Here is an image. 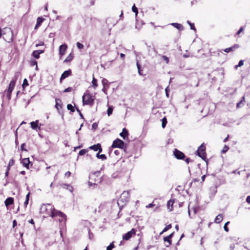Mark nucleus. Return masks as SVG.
I'll use <instances>...</instances> for the list:
<instances>
[{
    "label": "nucleus",
    "mask_w": 250,
    "mask_h": 250,
    "mask_svg": "<svg viewBox=\"0 0 250 250\" xmlns=\"http://www.w3.org/2000/svg\"><path fill=\"white\" fill-rule=\"evenodd\" d=\"M113 242L111 243L106 248V250H111L114 248Z\"/></svg>",
    "instance_id": "nucleus-45"
},
{
    "label": "nucleus",
    "mask_w": 250,
    "mask_h": 250,
    "mask_svg": "<svg viewBox=\"0 0 250 250\" xmlns=\"http://www.w3.org/2000/svg\"><path fill=\"white\" fill-rule=\"evenodd\" d=\"M239 47H240V46L239 44H235L230 47L227 48L225 49L224 50V51L226 53H229L230 51H233L235 50L236 49L239 48Z\"/></svg>",
    "instance_id": "nucleus-15"
},
{
    "label": "nucleus",
    "mask_w": 250,
    "mask_h": 250,
    "mask_svg": "<svg viewBox=\"0 0 250 250\" xmlns=\"http://www.w3.org/2000/svg\"><path fill=\"white\" fill-rule=\"evenodd\" d=\"M17 221L16 220H14L13 221V227H15L16 225H17Z\"/></svg>",
    "instance_id": "nucleus-58"
},
{
    "label": "nucleus",
    "mask_w": 250,
    "mask_h": 250,
    "mask_svg": "<svg viewBox=\"0 0 250 250\" xmlns=\"http://www.w3.org/2000/svg\"><path fill=\"white\" fill-rule=\"evenodd\" d=\"M77 47L79 48V49H83V44H82L81 43L79 42H78L77 43Z\"/></svg>",
    "instance_id": "nucleus-49"
},
{
    "label": "nucleus",
    "mask_w": 250,
    "mask_h": 250,
    "mask_svg": "<svg viewBox=\"0 0 250 250\" xmlns=\"http://www.w3.org/2000/svg\"><path fill=\"white\" fill-rule=\"evenodd\" d=\"M89 149L93 150L94 151H97L98 150V152L96 154V156H105L104 154H100V153L102 151L101 146L100 144H97L96 145L91 146L89 147Z\"/></svg>",
    "instance_id": "nucleus-8"
},
{
    "label": "nucleus",
    "mask_w": 250,
    "mask_h": 250,
    "mask_svg": "<svg viewBox=\"0 0 250 250\" xmlns=\"http://www.w3.org/2000/svg\"><path fill=\"white\" fill-rule=\"evenodd\" d=\"M162 127L164 128L167 124V119L166 117H164L162 120Z\"/></svg>",
    "instance_id": "nucleus-32"
},
{
    "label": "nucleus",
    "mask_w": 250,
    "mask_h": 250,
    "mask_svg": "<svg viewBox=\"0 0 250 250\" xmlns=\"http://www.w3.org/2000/svg\"><path fill=\"white\" fill-rule=\"evenodd\" d=\"M15 164V161L13 160V159H11L8 163V166L6 167V170L5 173V177H6L8 176L9 174V171L11 167L14 166Z\"/></svg>",
    "instance_id": "nucleus-13"
},
{
    "label": "nucleus",
    "mask_w": 250,
    "mask_h": 250,
    "mask_svg": "<svg viewBox=\"0 0 250 250\" xmlns=\"http://www.w3.org/2000/svg\"><path fill=\"white\" fill-rule=\"evenodd\" d=\"M172 228L171 224H169L167 225L164 229L163 230L160 232V235L162 234L163 233L167 231L168 230Z\"/></svg>",
    "instance_id": "nucleus-30"
},
{
    "label": "nucleus",
    "mask_w": 250,
    "mask_h": 250,
    "mask_svg": "<svg viewBox=\"0 0 250 250\" xmlns=\"http://www.w3.org/2000/svg\"><path fill=\"white\" fill-rule=\"evenodd\" d=\"M6 207L14 204V199L12 197H8L4 202Z\"/></svg>",
    "instance_id": "nucleus-19"
},
{
    "label": "nucleus",
    "mask_w": 250,
    "mask_h": 250,
    "mask_svg": "<svg viewBox=\"0 0 250 250\" xmlns=\"http://www.w3.org/2000/svg\"><path fill=\"white\" fill-rule=\"evenodd\" d=\"M45 19L42 17H38L37 19V23L35 26L34 29L35 30L37 29L42 24L43 21H44Z\"/></svg>",
    "instance_id": "nucleus-17"
},
{
    "label": "nucleus",
    "mask_w": 250,
    "mask_h": 250,
    "mask_svg": "<svg viewBox=\"0 0 250 250\" xmlns=\"http://www.w3.org/2000/svg\"><path fill=\"white\" fill-rule=\"evenodd\" d=\"M174 202V201L173 199H170L167 202V208L169 209V211H171L173 210V205Z\"/></svg>",
    "instance_id": "nucleus-20"
},
{
    "label": "nucleus",
    "mask_w": 250,
    "mask_h": 250,
    "mask_svg": "<svg viewBox=\"0 0 250 250\" xmlns=\"http://www.w3.org/2000/svg\"><path fill=\"white\" fill-rule=\"evenodd\" d=\"M67 48V46L66 44H63L60 46L59 54L61 57L65 54Z\"/></svg>",
    "instance_id": "nucleus-12"
},
{
    "label": "nucleus",
    "mask_w": 250,
    "mask_h": 250,
    "mask_svg": "<svg viewBox=\"0 0 250 250\" xmlns=\"http://www.w3.org/2000/svg\"><path fill=\"white\" fill-rule=\"evenodd\" d=\"M234 247H235V246L234 244H232L230 246V250H233V249H234Z\"/></svg>",
    "instance_id": "nucleus-62"
},
{
    "label": "nucleus",
    "mask_w": 250,
    "mask_h": 250,
    "mask_svg": "<svg viewBox=\"0 0 250 250\" xmlns=\"http://www.w3.org/2000/svg\"><path fill=\"white\" fill-rule=\"evenodd\" d=\"M245 102V96H243L241 98V100H240V101L237 104V105H236V107L237 108H240L242 105L241 104H243V103Z\"/></svg>",
    "instance_id": "nucleus-29"
},
{
    "label": "nucleus",
    "mask_w": 250,
    "mask_h": 250,
    "mask_svg": "<svg viewBox=\"0 0 250 250\" xmlns=\"http://www.w3.org/2000/svg\"><path fill=\"white\" fill-rule=\"evenodd\" d=\"M164 241L166 242L165 244V246L166 247H170L172 244V239L168 237L167 236H166L163 238Z\"/></svg>",
    "instance_id": "nucleus-18"
},
{
    "label": "nucleus",
    "mask_w": 250,
    "mask_h": 250,
    "mask_svg": "<svg viewBox=\"0 0 250 250\" xmlns=\"http://www.w3.org/2000/svg\"><path fill=\"white\" fill-rule=\"evenodd\" d=\"M59 186L61 188L68 190L69 191L72 192L73 191V187L70 184H60Z\"/></svg>",
    "instance_id": "nucleus-10"
},
{
    "label": "nucleus",
    "mask_w": 250,
    "mask_h": 250,
    "mask_svg": "<svg viewBox=\"0 0 250 250\" xmlns=\"http://www.w3.org/2000/svg\"><path fill=\"white\" fill-rule=\"evenodd\" d=\"M174 232H172L171 234H170L169 235L167 236L168 237L172 239V238L174 236Z\"/></svg>",
    "instance_id": "nucleus-56"
},
{
    "label": "nucleus",
    "mask_w": 250,
    "mask_h": 250,
    "mask_svg": "<svg viewBox=\"0 0 250 250\" xmlns=\"http://www.w3.org/2000/svg\"><path fill=\"white\" fill-rule=\"evenodd\" d=\"M229 224V221H228L225 224V225L224 226V230L226 231V232H228L229 230V229L228 228V227H227V226Z\"/></svg>",
    "instance_id": "nucleus-42"
},
{
    "label": "nucleus",
    "mask_w": 250,
    "mask_h": 250,
    "mask_svg": "<svg viewBox=\"0 0 250 250\" xmlns=\"http://www.w3.org/2000/svg\"><path fill=\"white\" fill-rule=\"evenodd\" d=\"M173 26H174V27L176 28L177 29H178V30L181 31V30H183L184 29V27L183 26L180 24V23H172L171 24Z\"/></svg>",
    "instance_id": "nucleus-26"
},
{
    "label": "nucleus",
    "mask_w": 250,
    "mask_h": 250,
    "mask_svg": "<svg viewBox=\"0 0 250 250\" xmlns=\"http://www.w3.org/2000/svg\"><path fill=\"white\" fill-rule=\"evenodd\" d=\"M173 155L174 156H185L182 152L179 151L176 148H175L173 151Z\"/></svg>",
    "instance_id": "nucleus-24"
},
{
    "label": "nucleus",
    "mask_w": 250,
    "mask_h": 250,
    "mask_svg": "<svg viewBox=\"0 0 250 250\" xmlns=\"http://www.w3.org/2000/svg\"><path fill=\"white\" fill-rule=\"evenodd\" d=\"M112 147L113 148L118 147L122 151H125V145L124 142L119 139H116L113 141Z\"/></svg>",
    "instance_id": "nucleus-5"
},
{
    "label": "nucleus",
    "mask_w": 250,
    "mask_h": 250,
    "mask_svg": "<svg viewBox=\"0 0 250 250\" xmlns=\"http://www.w3.org/2000/svg\"><path fill=\"white\" fill-rule=\"evenodd\" d=\"M88 151L87 149H82L79 151V154L80 155H83Z\"/></svg>",
    "instance_id": "nucleus-44"
},
{
    "label": "nucleus",
    "mask_w": 250,
    "mask_h": 250,
    "mask_svg": "<svg viewBox=\"0 0 250 250\" xmlns=\"http://www.w3.org/2000/svg\"><path fill=\"white\" fill-rule=\"evenodd\" d=\"M246 202L250 204V196H248L246 198Z\"/></svg>",
    "instance_id": "nucleus-57"
},
{
    "label": "nucleus",
    "mask_w": 250,
    "mask_h": 250,
    "mask_svg": "<svg viewBox=\"0 0 250 250\" xmlns=\"http://www.w3.org/2000/svg\"><path fill=\"white\" fill-rule=\"evenodd\" d=\"M229 147L228 146H226V145H225V146H224L223 148L222 149V152L223 153H226V152H227V151H228V150H229Z\"/></svg>",
    "instance_id": "nucleus-47"
},
{
    "label": "nucleus",
    "mask_w": 250,
    "mask_h": 250,
    "mask_svg": "<svg viewBox=\"0 0 250 250\" xmlns=\"http://www.w3.org/2000/svg\"><path fill=\"white\" fill-rule=\"evenodd\" d=\"M8 33L11 35L10 38L9 39H8V40H7L6 39L4 38V37H3V38L5 40L7 41L8 42H10V41H11L12 40V32L11 31V30L8 29Z\"/></svg>",
    "instance_id": "nucleus-41"
},
{
    "label": "nucleus",
    "mask_w": 250,
    "mask_h": 250,
    "mask_svg": "<svg viewBox=\"0 0 250 250\" xmlns=\"http://www.w3.org/2000/svg\"><path fill=\"white\" fill-rule=\"evenodd\" d=\"M30 65L32 66H34V65H36V68H37V62L35 60H31L30 62Z\"/></svg>",
    "instance_id": "nucleus-36"
},
{
    "label": "nucleus",
    "mask_w": 250,
    "mask_h": 250,
    "mask_svg": "<svg viewBox=\"0 0 250 250\" xmlns=\"http://www.w3.org/2000/svg\"><path fill=\"white\" fill-rule=\"evenodd\" d=\"M229 135L228 134V135H227V137H226L225 139H224V142H227V141H228V140H229Z\"/></svg>",
    "instance_id": "nucleus-61"
},
{
    "label": "nucleus",
    "mask_w": 250,
    "mask_h": 250,
    "mask_svg": "<svg viewBox=\"0 0 250 250\" xmlns=\"http://www.w3.org/2000/svg\"><path fill=\"white\" fill-rule=\"evenodd\" d=\"M223 219V216L222 214H218L215 218L214 222L217 224H219L222 222Z\"/></svg>",
    "instance_id": "nucleus-23"
},
{
    "label": "nucleus",
    "mask_w": 250,
    "mask_h": 250,
    "mask_svg": "<svg viewBox=\"0 0 250 250\" xmlns=\"http://www.w3.org/2000/svg\"><path fill=\"white\" fill-rule=\"evenodd\" d=\"M102 181V176L100 171H97L91 173L89 175L88 185L90 187L92 185H97Z\"/></svg>",
    "instance_id": "nucleus-2"
},
{
    "label": "nucleus",
    "mask_w": 250,
    "mask_h": 250,
    "mask_svg": "<svg viewBox=\"0 0 250 250\" xmlns=\"http://www.w3.org/2000/svg\"><path fill=\"white\" fill-rule=\"evenodd\" d=\"M206 144L203 143L198 148L196 151V154L198 156H206Z\"/></svg>",
    "instance_id": "nucleus-7"
},
{
    "label": "nucleus",
    "mask_w": 250,
    "mask_h": 250,
    "mask_svg": "<svg viewBox=\"0 0 250 250\" xmlns=\"http://www.w3.org/2000/svg\"><path fill=\"white\" fill-rule=\"evenodd\" d=\"M82 99L83 105H88L90 106L93 105L94 99L90 93H85Z\"/></svg>",
    "instance_id": "nucleus-3"
},
{
    "label": "nucleus",
    "mask_w": 250,
    "mask_h": 250,
    "mask_svg": "<svg viewBox=\"0 0 250 250\" xmlns=\"http://www.w3.org/2000/svg\"><path fill=\"white\" fill-rule=\"evenodd\" d=\"M130 194L128 191H124L120 195L118 200V204H122V206L125 205L129 200Z\"/></svg>",
    "instance_id": "nucleus-4"
},
{
    "label": "nucleus",
    "mask_w": 250,
    "mask_h": 250,
    "mask_svg": "<svg viewBox=\"0 0 250 250\" xmlns=\"http://www.w3.org/2000/svg\"><path fill=\"white\" fill-rule=\"evenodd\" d=\"M244 64V62L243 60H240L238 63V64L236 65L235 67L237 69L238 67H240Z\"/></svg>",
    "instance_id": "nucleus-46"
},
{
    "label": "nucleus",
    "mask_w": 250,
    "mask_h": 250,
    "mask_svg": "<svg viewBox=\"0 0 250 250\" xmlns=\"http://www.w3.org/2000/svg\"><path fill=\"white\" fill-rule=\"evenodd\" d=\"M136 65L138 68V73L140 75L142 76L143 75V69L141 68V65L140 64L138 61L136 62Z\"/></svg>",
    "instance_id": "nucleus-28"
},
{
    "label": "nucleus",
    "mask_w": 250,
    "mask_h": 250,
    "mask_svg": "<svg viewBox=\"0 0 250 250\" xmlns=\"http://www.w3.org/2000/svg\"><path fill=\"white\" fill-rule=\"evenodd\" d=\"M21 163L22 165L26 167L27 169L29 168L30 165H31V166H32V164L29 161L28 157L23 158L21 161Z\"/></svg>",
    "instance_id": "nucleus-11"
},
{
    "label": "nucleus",
    "mask_w": 250,
    "mask_h": 250,
    "mask_svg": "<svg viewBox=\"0 0 250 250\" xmlns=\"http://www.w3.org/2000/svg\"><path fill=\"white\" fill-rule=\"evenodd\" d=\"M43 44H44V43L43 42H41V43L36 44V47H38V46H40V45H43Z\"/></svg>",
    "instance_id": "nucleus-63"
},
{
    "label": "nucleus",
    "mask_w": 250,
    "mask_h": 250,
    "mask_svg": "<svg viewBox=\"0 0 250 250\" xmlns=\"http://www.w3.org/2000/svg\"><path fill=\"white\" fill-rule=\"evenodd\" d=\"M128 135V131H127V130L126 128H124L123 129L122 132H121V133H120V135L122 137H123V138L124 139H125V138L126 137H127Z\"/></svg>",
    "instance_id": "nucleus-22"
},
{
    "label": "nucleus",
    "mask_w": 250,
    "mask_h": 250,
    "mask_svg": "<svg viewBox=\"0 0 250 250\" xmlns=\"http://www.w3.org/2000/svg\"><path fill=\"white\" fill-rule=\"evenodd\" d=\"M67 108L68 110H70L71 112H74L75 111V109L73 106L71 104H68L67 105Z\"/></svg>",
    "instance_id": "nucleus-34"
},
{
    "label": "nucleus",
    "mask_w": 250,
    "mask_h": 250,
    "mask_svg": "<svg viewBox=\"0 0 250 250\" xmlns=\"http://www.w3.org/2000/svg\"><path fill=\"white\" fill-rule=\"evenodd\" d=\"M120 57L121 58L123 59V60H124L125 59V55L123 53H121L120 54Z\"/></svg>",
    "instance_id": "nucleus-59"
},
{
    "label": "nucleus",
    "mask_w": 250,
    "mask_h": 250,
    "mask_svg": "<svg viewBox=\"0 0 250 250\" xmlns=\"http://www.w3.org/2000/svg\"><path fill=\"white\" fill-rule=\"evenodd\" d=\"M38 123L39 121L36 120L35 122H32L30 123L31 127L33 129H36L37 127H38ZM40 127H39V129H40Z\"/></svg>",
    "instance_id": "nucleus-25"
},
{
    "label": "nucleus",
    "mask_w": 250,
    "mask_h": 250,
    "mask_svg": "<svg viewBox=\"0 0 250 250\" xmlns=\"http://www.w3.org/2000/svg\"><path fill=\"white\" fill-rule=\"evenodd\" d=\"M71 173L69 171H68L64 173V177L68 178L71 176Z\"/></svg>",
    "instance_id": "nucleus-51"
},
{
    "label": "nucleus",
    "mask_w": 250,
    "mask_h": 250,
    "mask_svg": "<svg viewBox=\"0 0 250 250\" xmlns=\"http://www.w3.org/2000/svg\"><path fill=\"white\" fill-rule=\"evenodd\" d=\"M132 10L133 12L135 13L136 15H137L138 13V11L137 8L136 7L135 4H133L132 7Z\"/></svg>",
    "instance_id": "nucleus-40"
},
{
    "label": "nucleus",
    "mask_w": 250,
    "mask_h": 250,
    "mask_svg": "<svg viewBox=\"0 0 250 250\" xmlns=\"http://www.w3.org/2000/svg\"><path fill=\"white\" fill-rule=\"evenodd\" d=\"M163 60L167 63H168L169 62V59L168 57H167L166 56H162Z\"/></svg>",
    "instance_id": "nucleus-48"
},
{
    "label": "nucleus",
    "mask_w": 250,
    "mask_h": 250,
    "mask_svg": "<svg viewBox=\"0 0 250 250\" xmlns=\"http://www.w3.org/2000/svg\"><path fill=\"white\" fill-rule=\"evenodd\" d=\"M16 80H12L9 84L8 89L6 90H5L4 93L6 94V98L8 100H10L11 99V93L13 91L14 88L16 84Z\"/></svg>",
    "instance_id": "nucleus-6"
},
{
    "label": "nucleus",
    "mask_w": 250,
    "mask_h": 250,
    "mask_svg": "<svg viewBox=\"0 0 250 250\" xmlns=\"http://www.w3.org/2000/svg\"><path fill=\"white\" fill-rule=\"evenodd\" d=\"M187 22L189 25L191 29L196 31V28L193 23H191L188 21H187Z\"/></svg>",
    "instance_id": "nucleus-39"
},
{
    "label": "nucleus",
    "mask_w": 250,
    "mask_h": 250,
    "mask_svg": "<svg viewBox=\"0 0 250 250\" xmlns=\"http://www.w3.org/2000/svg\"><path fill=\"white\" fill-rule=\"evenodd\" d=\"M113 112V108L111 107H109L107 109V113L108 116H110L112 114Z\"/></svg>",
    "instance_id": "nucleus-43"
},
{
    "label": "nucleus",
    "mask_w": 250,
    "mask_h": 250,
    "mask_svg": "<svg viewBox=\"0 0 250 250\" xmlns=\"http://www.w3.org/2000/svg\"><path fill=\"white\" fill-rule=\"evenodd\" d=\"M178 159H182L184 160L187 164H188L190 161H191V160L188 157H176Z\"/></svg>",
    "instance_id": "nucleus-35"
},
{
    "label": "nucleus",
    "mask_w": 250,
    "mask_h": 250,
    "mask_svg": "<svg viewBox=\"0 0 250 250\" xmlns=\"http://www.w3.org/2000/svg\"><path fill=\"white\" fill-rule=\"evenodd\" d=\"M29 196H30V193L28 192V194L26 196V200L24 202V206L25 208H26L27 205L28 204Z\"/></svg>",
    "instance_id": "nucleus-33"
},
{
    "label": "nucleus",
    "mask_w": 250,
    "mask_h": 250,
    "mask_svg": "<svg viewBox=\"0 0 250 250\" xmlns=\"http://www.w3.org/2000/svg\"><path fill=\"white\" fill-rule=\"evenodd\" d=\"M73 90V88L71 87H68L64 90V92H69Z\"/></svg>",
    "instance_id": "nucleus-50"
},
{
    "label": "nucleus",
    "mask_w": 250,
    "mask_h": 250,
    "mask_svg": "<svg viewBox=\"0 0 250 250\" xmlns=\"http://www.w3.org/2000/svg\"><path fill=\"white\" fill-rule=\"evenodd\" d=\"M60 218H59V221L61 222H65L66 221V217H65V219L64 220H62L61 221V220L62 219V216H59Z\"/></svg>",
    "instance_id": "nucleus-54"
},
{
    "label": "nucleus",
    "mask_w": 250,
    "mask_h": 250,
    "mask_svg": "<svg viewBox=\"0 0 250 250\" xmlns=\"http://www.w3.org/2000/svg\"><path fill=\"white\" fill-rule=\"evenodd\" d=\"M56 101V104H55V107L57 108L58 110L61 109L62 106V101L59 98H56L55 99Z\"/></svg>",
    "instance_id": "nucleus-16"
},
{
    "label": "nucleus",
    "mask_w": 250,
    "mask_h": 250,
    "mask_svg": "<svg viewBox=\"0 0 250 250\" xmlns=\"http://www.w3.org/2000/svg\"><path fill=\"white\" fill-rule=\"evenodd\" d=\"M21 150L23 151H27V149H26V145L25 143H23L21 144Z\"/></svg>",
    "instance_id": "nucleus-37"
},
{
    "label": "nucleus",
    "mask_w": 250,
    "mask_h": 250,
    "mask_svg": "<svg viewBox=\"0 0 250 250\" xmlns=\"http://www.w3.org/2000/svg\"><path fill=\"white\" fill-rule=\"evenodd\" d=\"M28 222L29 223H30V224H33V225H34L35 224L34 221L33 219H31L30 220H29Z\"/></svg>",
    "instance_id": "nucleus-60"
},
{
    "label": "nucleus",
    "mask_w": 250,
    "mask_h": 250,
    "mask_svg": "<svg viewBox=\"0 0 250 250\" xmlns=\"http://www.w3.org/2000/svg\"><path fill=\"white\" fill-rule=\"evenodd\" d=\"M41 212L45 215V217H56V216H62V219L64 220L65 219L66 215L60 211L57 210L53 207V206L50 204L45 205L41 208Z\"/></svg>",
    "instance_id": "nucleus-1"
},
{
    "label": "nucleus",
    "mask_w": 250,
    "mask_h": 250,
    "mask_svg": "<svg viewBox=\"0 0 250 250\" xmlns=\"http://www.w3.org/2000/svg\"><path fill=\"white\" fill-rule=\"evenodd\" d=\"M92 83V86L94 88H96L98 86L97 80L94 77H93Z\"/></svg>",
    "instance_id": "nucleus-31"
},
{
    "label": "nucleus",
    "mask_w": 250,
    "mask_h": 250,
    "mask_svg": "<svg viewBox=\"0 0 250 250\" xmlns=\"http://www.w3.org/2000/svg\"><path fill=\"white\" fill-rule=\"evenodd\" d=\"M72 72L71 70L70 69H69L68 70L65 71L63 72V73L62 74L60 81L61 83L62 80L65 79L66 78L70 76L71 75Z\"/></svg>",
    "instance_id": "nucleus-14"
},
{
    "label": "nucleus",
    "mask_w": 250,
    "mask_h": 250,
    "mask_svg": "<svg viewBox=\"0 0 250 250\" xmlns=\"http://www.w3.org/2000/svg\"><path fill=\"white\" fill-rule=\"evenodd\" d=\"M74 58L73 54L70 53L64 60V62H71Z\"/></svg>",
    "instance_id": "nucleus-27"
},
{
    "label": "nucleus",
    "mask_w": 250,
    "mask_h": 250,
    "mask_svg": "<svg viewBox=\"0 0 250 250\" xmlns=\"http://www.w3.org/2000/svg\"><path fill=\"white\" fill-rule=\"evenodd\" d=\"M205 177H206L205 175H204L202 176V182H203L204 181Z\"/></svg>",
    "instance_id": "nucleus-64"
},
{
    "label": "nucleus",
    "mask_w": 250,
    "mask_h": 250,
    "mask_svg": "<svg viewBox=\"0 0 250 250\" xmlns=\"http://www.w3.org/2000/svg\"><path fill=\"white\" fill-rule=\"evenodd\" d=\"M155 206V204H153V202L152 203L149 204L148 205L146 206V208H152Z\"/></svg>",
    "instance_id": "nucleus-53"
},
{
    "label": "nucleus",
    "mask_w": 250,
    "mask_h": 250,
    "mask_svg": "<svg viewBox=\"0 0 250 250\" xmlns=\"http://www.w3.org/2000/svg\"><path fill=\"white\" fill-rule=\"evenodd\" d=\"M136 230L133 228L130 231L123 235V240L127 241L136 234Z\"/></svg>",
    "instance_id": "nucleus-9"
},
{
    "label": "nucleus",
    "mask_w": 250,
    "mask_h": 250,
    "mask_svg": "<svg viewBox=\"0 0 250 250\" xmlns=\"http://www.w3.org/2000/svg\"><path fill=\"white\" fill-rule=\"evenodd\" d=\"M244 30V28L243 27H240L238 32L236 33V35H239L241 32H242Z\"/></svg>",
    "instance_id": "nucleus-52"
},
{
    "label": "nucleus",
    "mask_w": 250,
    "mask_h": 250,
    "mask_svg": "<svg viewBox=\"0 0 250 250\" xmlns=\"http://www.w3.org/2000/svg\"><path fill=\"white\" fill-rule=\"evenodd\" d=\"M43 52V50H35L32 53V55L36 59H38L40 58V55Z\"/></svg>",
    "instance_id": "nucleus-21"
},
{
    "label": "nucleus",
    "mask_w": 250,
    "mask_h": 250,
    "mask_svg": "<svg viewBox=\"0 0 250 250\" xmlns=\"http://www.w3.org/2000/svg\"><path fill=\"white\" fill-rule=\"evenodd\" d=\"M28 85V83L26 79H24L23 82L22 86L24 89Z\"/></svg>",
    "instance_id": "nucleus-38"
},
{
    "label": "nucleus",
    "mask_w": 250,
    "mask_h": 250,
    "mask_svg": "<svg viewBox=\"0 0 250 250\" xmlns=\"http://www.w3.org/2000/svg\"><path fill=\"white\" fill-rule=\"evenodd\" d=\"M120 151H121V150H120H120H115V151H114V154H115L116 155H119V154H120Z\"/></svg>",
    "instance_id": "nucleus-55"
}]
</instances>
